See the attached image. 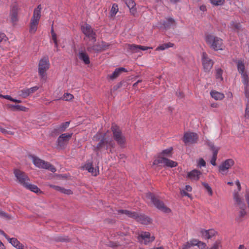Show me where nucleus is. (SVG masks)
I'll use <instances>...</instances> for the list:
<instances>
[{"mask_svg":"<svg viewBox=\"0 0 249 249\" xmlns=\"http://www.w3.org/2000/svg\"><path fill=\"white\" fill-rule=\"evenodd\" d=\"M61 193L69 195L72 194V191L70 189H66L62 187Z\"/></svg>","mask_w":249,"mask_h":249,"instance_id":"obj_53","label":"nucleus"},{"mask_svg":"<svg viewBox=\"0 0 249 249\" xmlns=\"http://www.w3.org/2000/svg\"><path fill=\"white\" fill-rule=\"evenodd\" d=\"M115 143L113 141L110 139L107 138L106 136L102 139L98 144L96 149L98 150H101L102 149L107 150L111 149L114 146Z\"/></svg>","mask_w":249,"mask_h":249,"instance_id":"obj_10","label":"nucleus"},{"mask_svg":"<svg viewBox=\"0 0 249 249\" xmlns=\"http://www.w3.org/2000/svg\"><path fill=\"white\" fill-rule=\"evenodd\" d=\"M7 240L9 241V243H10L14 247L17 248V249H23L24 246L21 244L17 239L15 238H9L7 237Z\"/></svg>","mask_w":249,"mask_h":249,"instance_id":"obj_28","label":"nucleus"},{"mask_svg":"<svg viewBox=\"0 0 249 249\" xmlns=\"http://www.w3.org/2000/svg\"><path fill=\"white\" fill-rule=\"evenodd\" d=\"M51 35L52 39L54 44V46L56 49V51H58V43L57 39V36L56 34L54 33L53 28L51 29Z\"/></svg>","mask_w":249,"mask_h":249,"instance_id":"obj_35","label":"nucleus"},{"mask_svg":"<svg viewBox=\"0 0 249 249\" xmlns=\"http://www.w3.org/2000/svg\"><path fill=\"white\" fill-rule=\"evenodd\" d=\"M221 248V245L220 241H216L211 248L210 249H220Z\"/></svg>","mask_w":249,"mask_h":249,"instance_id":"obj_50","label":"nucleus"},{"mask_svg":"<svg viewBox=\"0 0 249 249\" xmlns=\"http://www.w3.org/2000/svg\"><path fill=\"white\" fill-rule=\"evenodd\" d=\"M14 174L18 182L24 187L29 181V179L27 175L19 170H15L14 171Z\"/></svg>","mask_w":249,"mask_h":249,"instance_id":"obj_16","label":"nucleus"},{"mask_svg":"<svg viewBox=\"0 0 249 249\" xmlns=\"http://www.w3.org/2000/svg\"><path fill=\"white\" fill-rule=\"evenodd\" d=\"M8 37L6 36L5 34L0 32V43L8 42Z\"/></svg>","mask_w":249,"mask_h":249,"instance_id":"obj_47","label":"nucleus"},{"mask_svg":"<svg viewBox=\"0 0 249 249\" xmlns=\"http://www.w3.org/2000/svg\"><path fill=\"white\" fill-rule=\"evenodd\" d=\"M197 166L199 167L206 166V162L203 159H199L197 161Z\"/></svg>","mask_w":249,"mask_h":249,"instance_id":"obj_52","label":"nucleus"},{"mask_svg":"<svg viewBox=\"0 0 249 249\" xmlns=\"http://www.w3.org/2000/svg\"><path fill=\"white\" fill-rule=\"evenodd\" d=\"M198 139L197 134L193 132H187L184 134L183 141L185 144L195 143Z\"/></svg>","mask_w":249,"mask_h":249,"instance_id":"obj_15","label":"nucleus"},{"mask_svg":"<svg viewBox=\"0 0 249 249\" xmlns=\"http://www.w3.org/2000/svg\"><path fill=\"white\" fill-rule=\"evenodd\" d=\"M12 101L18 103H20L21 102V100H17L14 98L12 99Z\"/></svg>","mask_w":249,"mask_h":249,"instance_id":"obj_60","label":"nucleus"},{"mask_svg":"<svg viewBox=\"0 0 249 249\" xmlns=\"http://www.w3.org/2000/svg\"><path fill=\"white\" fill-rule=\"evenodd\" d=\"M225 0H210L211 4L214 6L222 5L225 3Z\"/></svg>","mask_w":249,"mask_h":249,"instance_id":"obj_41","label":"nucleus"},{"mask_svg":"<svg viewBox=\"0 0 249 249\" xmlns=\"http://www.w3.org/2000/svg\"><path fill=\"white\" fill-rule=\"evenodd\" d=\"M172 148H169L163 150L158 156V157H163L166 158H169L172 156Z\"/></svg>","mask_w":249,"mask_h":249,"instance_id":"obj_33","label":"nucleus"},{"mask_svg":"<svg viewBox=\"0 0 249 249\" xmlns=\"http://www.w3.org/2000/svg\"><path fill=\"white\" fill-rule=\"evenodd\" d=\"M245 117L247 119H249V107L248 106L245 109Z\"/></svg>","mask_w":249,"mask_h":249,"instance_id":"obj_54","label":"nucleus"},{"mask_svg":"<svg viewBox=\"0 0 249 249\" xmlns=\"http://www.w3.org/2000/svg\"><path fill=\"white\" fill-rule=\"evenodd\" d=\"M193 245L197 246L199 249H205L207 246L206 244L196 239H193Z\"/></svg>","mask_w":249,"mask_h":249,"instance_id":"obj_36","label":"nucleus"},{"mask_svg":"<svg viewBox=\"0 0 249 249\" xmlns=\"http://www.w3.org/2000/svg\"><path fill=\"white\" fill-rule=\"evenodd\" d=\"M50 67V63L48 56L42 57L38 61V72L41 79H45L47 71Z\"/></svg>","mask_w":249,"mask_h":249,"instance_id":"obj_2","label":"nucleus"},{"mask_svg":"<svg viewBox=\"0 0 249 249\" xmlns=\"http://www.w3.org/2000/svg\"><path fill=\"white\" fill-rule=\"evenodd\" d=\"M153 165H160L163 167H174L177 166V162L163 157H158L153 161Z\"/></svg>","mask_w":249,"mask_h":249,"instance_id":"obj_8","label":"nucleus"},{"mask_svg":"<svg viewBox=\"0 0 249 249\" xmlns=\"http://www.w3.org/2000/svg\"><path fill=\"white\" fill-rule=\"evenodd\" d=\"M202 63L205 72H209L213 65V61L208 57L205 52H203L202 54Z\"/></svg>","mask_w":249,"mask_h":249,"instance_id":"obj_12","label":"nucleus"},{"mask_svg":"<svg viewBox=\"0 0 249 249\" xmlns=\"http://www.w3.org/2000/svg\"><path fill=\"white\" fill-rule=\"evenodd\" d=\"M73 98V96L71 93H66L62 96L61 99L66 101H69Z\"/></svg>","mask_w":249,"mask_h":249,"instance_id":"obj_39","label":"nucleus"},{"mask_svg":"<svg viewBox=\"0 0 249 249\" xmlns=\"http://www.w3.org/2000/svg\"><path fill=\"white\" fill-rule=\"evenodd\" d=\"M201 175V172L197 170L194 169L187 173V178L192 181H196L199 179Z\"/></svg>","mask_w":249,"mask_h":249,"instance_id":"obj_24","label":"nucleus"},{"mask_svg":"<svg viewBox=\"0 0 249 249\" xmlns=\"http://www.w3.org/2000/svg\"><path fill=\"white\" fill-rule=\"evenodd\" d=\"M199 9L202 12H205L207 10V8L205 5H202L200 6Z\"/></svg>","mask_w":249,"mask_h":249,"instance_id":"obj_58","label":"nucleus"},{"mask_svg":"<svg viewBox=\"0 0 249 249\" xmlns=\"http://www.w3.org/2000/svg\"><path fill=\"white\" fill-rule=\"evenodd\" d=\"M50 187L54 189L55 190L61 192L62 187L58 186L52 185H50Z\"/></svg>","mask_w":249,"mask_h":249,"instance_id":"obj_56","label":"nucleus"},{"mask_svg":"<svg viewBox=\"0 0 249 249\" xmlns=\"http://www.w3.org/2000/svg\"><path fill=\"white\" fill-rule=\"evenodd\" d=\"M41 7L40 5H38L34 9L30 24L29 32L31 34L35 33L37 30V26L41 17Z\"/></svg>","mask_w":249,"mask_h":249,"instance_id":"obj_3","label":"nucleus"},{"mask_svg":"<svg viewBox=\"0 0 249 249\" xmlns=\"http://www.w3.org/2000/svg\"><path fill=\"white\" fill-rule=\"evenodd\" d=\"M237 69L239 73H241L242 75V77L243 79V82L244 85L246 86L245 87V93H247V91L246 90V89L247 88V86L249 83V80L248 75L246 72L245 71V65L244 63L240 60L237 62Z\"/></svg>","mask_w":249,"mask_h":249,"instance_id":"obj_11","label":"nucleus"},{"mask_svg":"<svg viewBox=\"0 0 249 249\" xmlns=\"http://www.w3.org/2000/svg\"><path fill=\"white\" fill-rule=\"evenodd\" d=\"M202 184L205 188L209 195L212 196L213 195V192L211 186L208 183L205 182H203Z\"/></svg>","mask_w":249,"mask_h":249,"instance_id":"obj_44","label":"nucleus"},{"mask_svg":"<svg viewBox=\"0 0 249 249\" xmlns=\"http://www.w3.org/2000/svg\"><path fill=\"white\" fill-rule=\"evenodd\" d=\"M100 44H101V47L102 51H105V50H107V49H108L110 46V44L109 43H106L105 42H103V41L100 43Z\"/></svg>","mask_w":249,"mask_h":249,"instance_id":"obj_48","label":"nucleus"},{"mask_svg":"<svg viewBox=\"0 0 249 249\" xmlns=\"http://www.w3.org/2000/svg\"><path fill=\"white\" fill-rule=\"evenodd\" d=\"M127 49L133 53H138L140 50L146 51L148 49H152V47H151L143 46L135 44H128L127 45Z\"/></svg>","mask_w":249,"mask_h":249,"instance_id":"obj_20","label":"nucleus"},{"mask_svg":"<svg viewBox=\"0 0 249 249\" xmlns=\"http://www.w3.org/2000/svg\"><path fill=\"white\" fill-rule=\"evenodd\" d=\"M181 194L183 196H187L189 197H191V195L187 193L185 190H182L180 191Z\"/></svg>","mask_w":249,"mask_h":249,"instance_id":"obj_55","label":"nucleus"},{"mask_svg":"<svg viewBox=\"0 0 249 249\" xmlns=\"http://www.w3.org/2000/svg\"><path fill=\"white\" fill-rule=\"evenodd\" d=\"M0 234L2 235L3 236H4L6 238H7V235L3 231H2V230H1L0 229Z\"/></svg>","mask_w":249,"mask_h":249,"instance_id":"obj_62","label":"nucleus"},{"mask_svg":"<svg viewBox=\"0 0 249 249\" xmlns=\"http://www.w3.org/2000/svg\"><path fill=\"white\" fill-rule=\"evenodd\" d=\"M146 197L148 199H150L151 201L153 203L154 206L160 211L167 213L171 212V210L168 207H167L163 203V202L160 201V200L156 198L155 197V196L152 194H147Z\"/></svg>","mask_w":249,"mask_h":249,"instance_id":"obj_6","label":"nucleus"},{"mask_svg":"<svg viewBox=\"0 0 249 249\" xmlns=\"http://www.w3.org/2000/svg\"><path fill=\"white\" fill-rule=\"evenodd\" d=\"M231 27L235 31H239L241 29V25L239 22L233 21L231 24Z\"/></svg>","mask_w":249,"mask_h":249,"instance_id":"obj_40","label":"nucleus"},{"mask_svg":"<svg viewBox=\"0 0 249 249\" xmlns=\"http://www.w3.org/2000/svg\"><path fill=\"white\" fill-rule=\"evenodd\" d=\"M13 107H15L17 110L20 111H26L28 109L27 108H26L25 107L21 105H15Z\"/></svg>","mask_w":249,"mask_h":249,"instance_id":"obj_49","label":"nucleus"},{"mask_svg":"<svg viewBox=\"0 0 249 249\" xmlns=\"http://www.w3.org/2000/svg\"><path fill=\"white\" fill-rule=\"evenodd\" d=\"M118 212L119 214H124L128 217L133 218L142 224L147 225L151 222V219L149 217L142 214L139 215L135 212L127 210H119Z\"/></svg>","mask_w":249,"mask_h":249,"instance_id":"obj_4","label":"nucleus"},{"mask_svg":"<svg viewBox=\"0 0 249 249\" xmlns=\"http://www.w3.org/2000/svg\"><path fill=\"white\" fill-rule=\"evenodd\" d=\"M82 169L88 171L93 176H97L99 173V168L98 167L94 168L92 164L90 162L85 163L82 166Z\"/></svg>","mask_w":249,"mask_h":249,"instance_id":"obj_19","label":"nucleus"},{"mask_svg":"<svg viewBox=\"0 0 249 249\" xmlns=\"http://www.w3.org/2000/svg\"><path fill=\"white\" fill-rule=\"evenodd\" d=\"M81 29L82 32L85 36H86L89 38L93 40V41H95V33L93 32L91 27L88 24H85L82 26Z\"/></svg>","mask_w":249,"mask_h":249,"instance_id":"obj_17","label":"nucleus"},{"mask_svg":"<svg viewBox=\"0 0 249 249\" xmlns=\"http://www.w3.org/2000/svg\"><path fill=\"white\" fill-rule=\"evenodd\" d=\"M193 242V239L187 242L182 246L181 249H188L194 246V245L192 244Z\"/></svg>","mask_w":249,"mask_h":249,"instance_id":"obj_43","label":"nucleus"},{"mask_svg":"<svg viewBox=\"0 0 249 249\" xmlns=\"http://www.w3.org/2000/svg\"><path fill=\"white\" fill-rule=\"evenodd\" d=\"M216 232L214 230H202L201 231L202 236L206 239H210L214 236Z\"/></svg>","mask_w":249,"mask_h":249,"instance_id":"obj_27","label":"nucleus"},{"mask_svg":"<svg viewBox=\"0 0 249 249\" xmlns=\"http://www.w3.org/2000/svg\"><path fill=\"white\" fill-rule=\"evenodd\" d=\"M0 131L2 133L5 135H13L14 132H12L10 130H6L3 128L0 127Z\"/></svg>","mask_w":249,"mask_h":249,"instance_id":"obj_51","label":"nucleus"},{"mask_svg":"<svg viewBox=\"0 0 249 249\" xmlns=\"http://www.w3.org/2000/svg\"><path fill=\"white\" fill-rule=\"evenodd\" d=\"M88 51L90 52H94L96 53L102 52L100 43L95 44L92 46L88 47L87 48Z\"/></svg>","mask_w":249,"mask_h":249,"instance_id":"obj_32","label":"nucleus"},{"mask_svg":"<svg viewBox=\"0 0 249 249\" xmlns=\"http://www.w3.org/2000/svg\"><path fill=\"white\" fill-rule=\"evenodd\" d=\"M174 44L171 42L159 45L156 49V51H163L169 48L172 47Z\"/></svg>","mask_w":249,"mask_h":249,"instance_id":"obj_34","label":"nucleus"},{"mask_svg":"<svg viewBox=\"0 0 249 249\" xmlns=\"http://www.w3.org/2000/svg\"><path fill=\"white\" fill-rule=\"evenodd\" d=\"M235 184L237 187V190H235L233 193V199L235 201L236 207L242 206L245 207V204L242 196L240 194L239 192L241 191V186L240 183L238 180H236Z\"/></svg>","mask_w":249,"mask_h":249,"instance_id":"obj_7","label":"nucleus"},{"mask_svg":"<svg viewBox=\"0 0 249 249\" xmlns=\"http://www.w3.org/2000/svg\"><path fill=\"white\" fill-rule=\"evenodd\" d=\"M204 39L209 47L214 51H222L224 49L223 40L219 37L207 34L205 35Z\"/></svg>","mask_w":249,"mask_h":249,"instance_id":"obj_1","label":"nucleus"},{"mask_svg":"<svg viewBox=\"0 0 249 249\" xmlns=\"http://www.w3.org/2000/svg\"><path fill=\"white\" fill-rule=\"evenodd\" d=\"M0 249H5V247L3 244L0 241Z\"/></svg>","mask_w":249,"mask_h":249,"instance_id":"obj_61","label":"nucleus"},{"mask_svg":"<svg viewBox=\"0 0 249 249\" xmlns=\"http://www.w3.org/2000/svg\"><path fill=\"white\" fill-rule=\"evenodd\" d=\"M238 249H247L246 247H245L244 245H240L239 247H238Z\"/></svg>","mask_w":249,"mask_h":249,"instance_id":"obj_63","label":"nucleus"},{"mask_svg":"<svg viewBox=\"0 0 249 249\" xmlns=\"http://www.w3.org/2000/svg\"><path fill=\"white\" fill-rule=\"evenodd\" d=\"M18 7L15 5L14 6L11 10L10 12V19L11 22L13 26L17 25V22L18 20Z\"/></svg>","mask_w":249,"mask_h":249,"instance_id":"obj_21","label":"nucleus"},{"mask_svg":"<svg viewBox=\"0 0 249 249\" xmlns=\"http://www.w3.org/2000/svg\"><path fill=\"white\" fill-rule=\"evenodd\" d=\"M72 135V133L61 134L57 140V146L60 148H64L68 144Z\"/></svg>","mask_w":249,"mask_h":249,"instance_id":"obj_13","label":"nucleus"},{"mask_svg":"<svg viewBox=\"0 0 249 249\" xmlns=\"http://www.w3.org/2000/svg\"><path fill=\"white\" fill-rule=\"evenodd\" d=\"M185 191H187V192H190L192 191V188L191 186L190 185H186L185 186V190H184Z\"/></svg>","mask_w":249,"mask_h":249,"instance_id":"obj_57","label":"nucleus"},{"mask_svg":"<svg viewBox=\"0 0 249 249\" xmlns=\"http://www.w3.org/2000/svg\"><path fill=\"white\" fill-rule=\"evenodd\" d=\"M119 11L118 6L116 3H113L112 5L110 13L109 16L111 17H114Z\"/></svg>","mask_w":249,"mask_h":249,"instance_id":"obj_37","label":"nucleus"},{"mask_svg":"<svg viewBox=\"0 0 249 249\" xmlns=\"http://www.w3.org/2000/svg\"><path fill=\"white\" fill-rule=\"evenodd\" d=\"M32 158L33 162L36 167L48 169L52 172L56 171L55 168L49 163L36 157H32Z\"/></svg>","mask_w":249,"mask_h":249,"instance_id":"obj_9","label":"nucleus"},{"mask_svg":"<svg viewBox=\"0 0 249 249\" xmlns=\"http://www.w3.org/2000/svg\"><path fill=\"white\" fill-rule=\"evenodd\" d=\"M114 140L121 147H124L126 143L125 137L122 133L120 128L116 125H113L111 127Z\"/></svg>","mask_w":249,"mask_h":249,"instance_id":"obj_5","label":"nucleus"},{"mask_svg":"<svg viewBox=\"0 0 249 249\" xmlns=\"http://www.w3.org/2000/svg\"><path fill=\"white\" fill-rule=\"evenodd\" d=\"M154 239L155 237L153 235H151L149 232L146 231L142 232L139 237L140 241L145 245L152 242Z\"/></svg>","mask_w":249,"mask_h":249,"instance_id":"obj_18","label":"nucleus"},{"mask_svg":"<svg viewBox=\"0 0 249 249\" xmlns=\"http://www.w3.org/2000/svg\"><path fill=\"white\" fill-rule=\"evenodd\" d=\"M125 4L129 9L131 15L135 16L137 14V9L135 7L136 3L134 0H124Z\"/></svg>","mask_w":249,"mask_h":249,"instance_id":"obj_26","label":"nucleus"},{"mask_svg":"<svg viewBox=\"0 0 249 249\" xmlns=\"http://www.w3.org/2000/svg\"><path fill=\"white\" fill-rule=\"evenodd\" d=\"M39 89V87L38 86H34L31 88L25 89L23 90H21L20 92V96L22 97L23 98H26L31 94L35 92Z\"/></svg>","mask_w":249,"mask_h":249,"instance_id":"obj_22","label":"nucleus"},{"mask_svg":"<svg viewBox=\"0 0 249 249\" xmlns=\"http://www.w3.org/2000/svg\"><path fill=\"white\" fill-rule=\"evenodd\" d=\"M216 74L215 76L216 78L219 81H222L223 80L222 74L223 71L220 68H216L215 69Z\"/></svg>","mask_w":249,"mask_h":249,"instance_id":"obj_38","label":"nucleus"},{"mask_svg":"<svg viewBox=\"0 0 249 249\" xmlns=\"http://www.w3.org/2000/svg\"><path fill=\"white\" fill-rule=\"evenodd\" d=\"M239 209V216L240 217H243L246 214V205H245V207L243 208L242 206H237V207Z\"/></svg>","mask_w":249,"mask_h":249,"instance_id":"obj_45","label":"nucleus"},{"mask_svg":"<svg viewBox=\"0 0 249 249\" xmlns=\"http://www.w3.org/2000/svg\"><path fill=\"white\" fill-rule=\"evenodd\" d=\"M209 146L211 148V149L213 151V155L211 160V163L213 165L215 166L216 164V160L217 159V154L219 150V147L215 146L214 144L212 143L209 144Z\"/></svg>","mask_w":249,"mask_h":249,"instance_id":"obj_23","label":"nucleus"},{"mask_svg":"<svg viewBox=\"0 0 249 249\" xmlns=\"http://www.w3.org/2000/svg\"><path fill=\"white\" fill-rule=\"evenodd\" d=\"M234 164L232 159H228L223 161L219 167V172L223 175H226L228 170Z\"/></svg>","mask_w":249,"mask_h":249,"instance_id":"obj_14","label":"nucleus"},{"mask_svg":"<svg viewBox=\"0 0 249 249\" xmlns=\"http://www.w3.org/2000/svg\"><path fill=\"white\" fill-rule=\"evenodd\" d=\"M26 188L31 190V191L36 193H41V191L37 187V186L34 184H32L29 183L28 182L24 186Z\"/></svg>","mask_w":249,"mask_h":249,"instance_id":"obj_31","label":"nucleus"},{"mask_svg":"<svg viewBox=\"0 0 249 249\" xmlns=\"http://www.w3.org/2000/svg\"><path fill=\"white\" fill-rule=\"evenodd\" d=\"M127 71L124 68H119L116 69L114 72L111 75H108L110 79H114L118 77L122 72Z\"/></svg>","mask_w":249,"mask_h":249,"instance_id":"obj_29","label":"nucleus"},{"mask_svg":"<svg viewBox=\"0 0 249 249\" xmlns=\"http://www.w3.org/2000/svg\"><path fill=\"white\" fill-rule=\"evenodd\" d=\"M175 24V21L172 18H168L164 22V25L166 27H168L172 25Z\"/></svg>","mask_w":249,"mask_h":249,"instance_id":"obj_42","label":"nucleus"},{"mask_svg":"<svg viewBox=\"0 0 249 249\" xmlns=\"http://www.w3.org/2000/svg\"><path fill=\"white\" fill-rule=\"evenodd\" d=\"M70 124L69 122H66L62 124L59 127L58 130L61 131H64L69 126Z\"/></svg>","mask_w":249,"mask_h":249,"instance_id":"obj_46","label":"nucleus"},{"mask_svg":"<svg viewBox=\"0 0 249 249\" xmlns=\"http://www.w3.org/2000/svg\"><path fill=\"white\" fill-rule=\"evenodd\" d=\"M210 95L215 100H222L225 97L223 93L215 90L211 91Z\"/></svg>","mask_w":249,"mask_h":249,"instance_id":"obj_30","label":"nucleus"},{"mask_svg":"<svg viewBox=\"0 0 249 249\" xmlns=\"http://www.w3.org/2000/svg\"><path fill=\"white\" fill-rule=\"evenodd\" d=\"M78 55L79 59L85 65H88L90 63L89 57L85 51H80L78 53Z\"/></svg>","mask_w":249,"mask_h":249,"instance_id":"obj_25","label":"nucleus"},{"mask_svg":"<svg viewBox=\"0 0 249 249\" xmlns=\"http://www.w3.org/2000/svg\"><path fill=\"white\" fill-rule=\"evenodd\" d=\"M153 249H164V248L162 247H160L156 248H154Z\"/></svg>","mask_w":249,"mask_h":249,"instance_id":"obj_64","label":"nucleus"},{"mask_svg":"<svg viewBox=\"0 0 249 249\" xmlns=\"http://www.w3.org/2000/svg\"><path fill=\"white\" fill-rule=\"evenodd\" d=\"M3 98H5V99H6L7 100H9L11 101H12V98L9 96V95H3Z\"/></svg>","mask_w":249,"mask_h":249,"instance_id":"obj_59","label":"nucleus"}]
</instances>
